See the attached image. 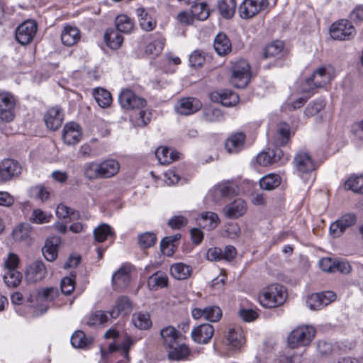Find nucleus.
Masks as SVG:
<instances>
[{
    "label": "nucleus",
    "instance_id": "1",
    "mask_svg": "<svg viewBox=\"0 0 363 363\" xmlns=\"http://www.w3.org/2000/svg\"><path fill=\"white\" fill-rule=\"evenodd\" d=\"M118 101L121 107L125 109L140 110L138 118H135V121L137 125L144 126L150 121L151 113L147 110L143 109L147 105L146 100L135 94L132 90L123 89L118 96Z\"/></svg>",
    "mask_w": 363,
    "mask_h": 363
},
{
    "label": "nucleus",
    "instance_id": "2",
    "mask_svg": "<svg viewBox=\"0 0 363 363\" xmlns=\"http://www.w3.org/2000/svg\"><path fill=\"white\" fill-rule=\"evenodd\" d=\"M133 309V302L126 296H119L115 301L112 308L108 311H97L91 314L87 324L89 325L97 323L104 324L110 319H116L120 315H126Z\"/></svg>",
    "mask_w": 363,
    "mask_h": 363
},
{
    "label": "nucleus",
    "instance_id": "3",
    "mask_svg": "<svg viewBox=\"0 0 363 363\" xmlns=\"http://www.w3.org/2000/svg\"><path fill=\"white\" fill-rule=\"evenodd\" d=\"M259 301L265 308H274L282 305L286 298L284 287L278 284L263 288L259 294Z\"/></svg>",
    "mask_w": 363,
    "mask_h": 363
},
{
    "label": "nucleus",
    "instance_id": "4",
    "mask_svg": "<svg viewBox=\"0 0 363 363\" xmlns=\"http://www.w3.org/2000/svg\"><path fill=\"white\" fill-rule=\"evenodd\" d=\"M315 333V329L312 325H298L289 334L287 337L288 345L293 349L306 347L312 342Z\"/></svg>",
    "mask_w": 363,
    "mask_h": 363
},
{
    "label": "nucleus",
    "instance_id": "5",
    "mask_svg": "<svg viewBox=\"0 0 363 363\" xmlns=\"http://www.w3.org/2000/svg\"><path fill=\"white\" fill-rule=\"evenodd\" d=\"M230 83L237 88L245 87L250 79V67L245 60L235 62L231 67Z\"/></svg>",
    "mask_w": 363,
    "mask_h": 363
},
{
    "label": "nucleus",
    "instance_id": "6",
    "mask_svg": "<svg viewBox=\"0 0 363 363\" xmlns=\"http://www.w3.org/2000/svg\"><path fill=\"white\" fill-rule=\"evenodd\" d=\"M293 163L295 170L301 177H303L304 174L311 173L315 168L313 158L305 150H300L296 153Z\"/></svg>",
    "mask_w": 363,
    "mask_h": 363
},
{
    "label": "nucleus",
    "instance_id": "7",
    "mask_svg": "<svg viewBox=\"0 0 363 363\" xmlns=\"http://www.w3.org/2000/svg\"><path fill=\"white\" fill-rule=\"evenodd\" d=\"M140 28L145 31L153 30L157 26V12L153 7L145 9L138 7L135 9Z\"/></svg>",
    "mask_w": 363,
    "mask_h": 363
},
{
    "label": "nucleus",
    "instance_id": "8",
    "mask_svg": "<svg viewBox=\"0 0 363 363\" xmlns=\"http://www.w3.org/2000/svg\"><path fill=\"white\" fill-rule=\"evenodd\" d=\"M336 299V294L333 291L312 294L306 297V305L313 311L320 310Z\"/></svg>",
    "mask_w": 363,
    "mask_h": 363
},
{
    "label": "nucleus",
    "instance_id": "9",
    "mask_svg": "<svg viewBox=\"0 0 363 363\" xmlns=\"http://www.w3.org/2000/svg\"><path fill=\"white\" fill-rule=\"evenodd\" d=\"M35 21L28 20L19 25L16 30V39L21 45H28L33 39L37 32Z\"/></svg>",
    "mask_w": 363,
    "mask_h": 363
},
{
    "label": "nucleus",
    "instance_id": "10",
    "mask_svg": "<svg viewBox=\"0 0 363 363\" xmlns=\"http://www.w3.org/2000/svg\"><path fill=\"white\" fill-rule=\"evenodd\" d=\"M354 33L355 29L351 22L345 19L333 23L330 29L331 37L339 40H348Z\"/></svg>",
    "mask_w": 363,
    "mask_h": 363
},
{
    "label": "nucleus",
    "instance_id": "11",
    "mask_svg": "<svg viewBox=\"0 0 363 363\" xmlns=\"http://www.w3.org/2000/svg\"><path fill=\"white\" fill-rule=\"evenodd\" d=\"M267 6V0H244L239 6L240 16L245 19L252 18Z\"/></svg>",
    "mask_w": 363,
    "mask_h": 363
},
{
    "label": "nucleus",
    "instance_id": "12",
    "mask_svg": "<svg viewBox=\"0 0 363 363\" xmlns=\"http://www.w3.org/2000/svg\"><path fill=\"white\" fill-rule=\"evenodd\" d=\"M15 99L13 95L7 92L0 93V119L11 122L14 118Z\"/></svg>",
    "mask_w": 363,
    "mask_h": 363
},
{
    "label": "nucleus",
    "instance_id": "13",
    "mask_svg": "<svg viewBox=\"0 0 363 363\" xmlns=\"http://www.w3.org/2000/svg\"><path fill=\"white\" fill-rule=\"evenodd\" d=\"M47 274V269L41 260H35L29 264L25 271V278L28 283H36L43 280Z\"/></svg>",
    "mask_w": 363,
    "mask_h": 363
},
{
    "label": "nucleus",
    "instance_id": "14",
    "mask_svg": "<svg viewBox=\"0 0 363 363\" xmlns=\"http://www.w3.org/2000/svg\"><path fill=\"white\" fill-rule=\"evenodd\" d=\"M355 222L356 216L354 214H345L330 225V233L333 238H339L347 228L352 226Z\"/></svg>",
    "mask_w": 363,
    "mask_h": 363
},
{
    "label": "nucleus",
    "instance_id": "15",
    "mask_svg": "<svg viewBox=\"0 0 363 363\" xmlns=\"http://www.w3.org/2000/svg\"><path fill=\"white\" fill-rule=\"evenodd\" d=\"M202 107L201 102L193 97L182 98L175 105V110L179 115L189 116L199 111Z\"/></svg>",
    "mask_w": 363,
    "mask_h": 363
},
{
    "label": "nucleus",
    "instance_id": "16",
    "mask_svg": "<svg viewBox=\"0 0 363 363\" xmlns=\"http://www.w3.org/2000/svg\"><path fill=\"white\" fill-rule=\"evenodd\" d=\"M235 191L231 184L223 182L215 185L208 193L207 198L215 203H219L221 200L235 194Z\"/></svg>",
    "mask_w": 363,
    "mask_h": 363
},
{
    "label": "nucleus",
    "instance_id": "17",
    "mask_svg": "<svg viewBox=\"0 0 363 363\" xmlns=\"http://www.w3.org/2000/svg\"><path fill=\"white\" fill-rule=\"evenodd\" d=\"M334 77L335 72L332 67H320L313 72L311 77H308L307 83L313 82L315 86L320 88L330 82Z\"/></svg>",
    "mask_w": 363,
    "mask_h": 363
},
{
    "label": "nucleus",
    "instance_id": "18",
    "mask_svg": "<svg viewBox=\"0 0 363 363\" xmlns=\"http://www.w3.org/2000/svg\"><path fill=\"white\" fill-rule=\"evenodd\" d=\"M57 296L58 290L57 288L55 287H48L36 291L35 296L37 302L45 303V304H42L40 306V314H43L48 311L49 308L48 303L54 301L57 297ZM38 310V309H36V311H35L36 315H39Z\"/></svg>",
    "mask_w": 363,
    "mask_h": 363
},
{
    "label": "nucleus",
    "instance_id": "19",
    "mask_svg": "<svg viewBox=\"0 0 363 363\" xmlns=\"http://www.w3.org/2000/svg\"><path fill=\"white\" fill-rule=\"evenodd\" d=\"M21 166L11 159H5L0 163V180L6 182L20 173Z\"/></svg>",
    "mask_w": 363,
    "mask_h": 363
},
{
    "label": "nucleus",
    "instance_id": "20",
    "mask_svg": "<svg viewBox=\"0 0 363 363\" xmlns=\"http://www.w3.org/2000/svg\"><path fill=\"white\" fill-rule=\"evenodd\" d=\"M214 333L213 327L208 323L201 324L194 328L191 333L193 340L199 344H206Z\"/></svg>",
    "mask_w": 363,
    "mask_h": 363
},
{
    "label": "nucleus",
    "instance_id": "21",
    "mask_svg": "<svg viewBox=\"0 0 363 363\" xmlns=\"http://www.w3.org/2000/svg\"><path fill=\"white\" fill-rule=\"evenodd\" d=\"M82 138V130L79 125L74 122L67 123L62 131V139L68 145L77 144Z\"/></svg>",
    "mask_w": 363,
    "mask_h": 363
},
{
    "label": "nucleus",
    "instance_id": "22",
    "mask_svg": "<svg viewBox=\"0 0 363 363\" xmlns=\"http://www.w3.org/2000/svg\"><path fill=\"white\" fill-rule=\"evenodd\" d=\"M283 156V151L276 147L261 152L257 155L256 160L259 165L265 167L278 162Z\"/></svg>",
    "mask_w": 363,
    "mask_h": 363
},
{
    "label": "nucleus",
    "instance_id": "23",
    "mask_svg": "<svg viewBox=\"0 0 363 363\" xmlns=\"http://www.w3.org/2000/svg\"><path fill=\"white\" fill-rule=\"evenodd\" d=\"M160 336L166 350L180 342L182 337L181 333L173 326H167L161 329Z\"/></svg>",
    "mask_w": 363,
    "mask_h": 363
},
{
    "label": "nucleus",
    "instance_id": "24",
    "mask_svg": "<svg viewBox=\"0 0 363 363\" xmlns=\"http://www.w3.org/2000/svg\"><path fill=\"white\" fill-rule=\"evenodd\" d=\"M44 120L49 129L52 130L58 129L63 121L61 108L57 106L50 108L45 113Z\"/></svg>",
    "mask_w": 363,
    "mask_h": 363
},
{
    "label": "nucleus",
    "instance_id": "25",
    "mask_svg": "<svg viewBox=\"0 0 363 363\" xmlns=\"http://www.w3.org/2000/svg\"><path fill=\"white\" fill-rule=\"evenodd\" d=\"M247 206L242 199H235L227 205L223 210L225 217L228 218H238L245 213Z\"/></svg>",
    "mask_w": 363,
    "mask_h": 363
},
{
    "label": "nucleus",
    "instance_id": "26",
    "mask_svg": "<svg viewBox=\"0 0 363 363\" xmlns=\"http://www.w3.org/2000/svg\"><path fill=\"white\" fill-rule=\"evenodd\" d=\"M130 265L123 264L112 276V284L118 288L126 287L130 281Z\"/></svg>",
    "mask_w": 363,
    "mask_h": 363
},
{
    "label": "nucleus",
    "instance_id": "27",
    "mask_svg": "<svg viewBox=\"0 0 363 363\" xmlns=\"http://www.w3.org/2000/svg\"><path fill=\"white\" fill-rule=\"evenodd\" d=\"M212 99L224 106H233L239 101L238 95L230 90H221L211 94Z\"/></svg>",
    "mask_w": 363,
    "mask_h": 363
},
{
    "label": "nucleus",
    "instance_id": "28",
    "mask_svg": "<svg viewBox=\"0 0 363 363\" xmlns=\"http://www.w3.org/2000/svg\"><path fill=\"white\" fill-rule=\"evenodd\" d=\"M81 38L79 29L76 26L67 25L61 33L62 43L67 46L75 45Z\"/></svg>",
    "mask_w": 363,
    "mask_h": 363
},
{
    "label": "nucleus",
    "instance_id": "29",
    "mask_svg": "<svg viewBox=\"0 0 363 363\" xmlns=\"http://www.w3.org/2000/svg\"><path fill=\"white\" fill-rule=\"evenodd\" d=\"M60 242V238L57 236L50 237L45 241L42 252L48 261L52 262L56 259Z\"/></svg>",
    "mask_w": 363,
    "mask_h": 363
},
{
    "label": "nucleus",
    "instance_id": "30",
    "mask_svg": "<svg viewBox=\"0 0 363 363\" xmlns=\"http://www.w3.org/2000/svg\"><path fill=\"white\" fill-rule=\"evenodd\" d=\"M245 135L239 132L230 136L225 142V148L229 153H238L243 150Z\"/></svg>",
    "mask_w": 363,
    "mask_h": 363
},
{
    "label": "nucleus",
    "instance_id": "31",
    "mask_svg": "<svg viewBox=\"0 0 363 363\" xmlns=\"http://www.w3.org/2000/svg\"><path fill=\"white\" fill-rule=\"evenodd\" d=\"M228 344L233 349L241 347L245 343L244 333L241 328H230L226 336Z\"/></svg>",
    "mask_w": 363,
    "mask_h": 363
},
{
    "label": "nucleus",
    "instance_id": "32",
    "mask_svg": "<svg viewBox=\"0 0 363 363\" xmlns=\"http://www.w3.org/2000/svg\"><path fill=\"white\" fill-rule=\"evenodd\" d=\"M131 322L136 328L140 330H148L152 325L150 314L146 311L134 313L132 315Z\"/></svg>",
    "mask_w": 363,
    "mask_h": 363
},
{
    "label": "nucleus",
    "instance_id": "33",
    "mask_svg": "<svg viewBox=\"0 0 363 363\" xmlns=\"http://www.w3.org/2000/svg\"><path fill=\"white\" fill-rule=\"evenodd\" d=\"M197 220L199 225L208 230H213L220 223L218 215L213 212H203Z\"/></svg>",
    "mask_w": 363,
    "mask_h": 363
},
{
    "label": "nucleus",
    "instance_id": "34",
    "mask_svg": "<svg viewBox=\"0 0 363 363\" xmlns=\"http://www.w3.org/2000/svg\"><path fill=\"white\" fill-rule=\"evenodd\" d=\"M167 350L169 359L174 361L184 360L190 353L188 346L180 342L174 345L172 347H169Z\"/></svg>",
    "mask_w": 363,
    "mask_h": 363
},
{
    "label": "nucleus",
    "instance_id": "35",
    "mask_svg": "<svg viewBox=\"0 0 363 363\" xmlns=\"http://www.w3.org/2000/svg\"><path fill=\"white\" fill-rule=\"evenodd\" d=\"M213 47L219 55H225L231 51V43L224 33H219L216 35Z\"/></svg>",
    "mask_w": 363,
    "mask_h": 363
},
{
    "label": "nucleus",
    "instance_id": "36",
    "mask_svg": "<svg viewBox=\"0 0 363 363\" xmlns=\"http://www.w3.org/2000/svg\"><path fill=\"white\" fill-rule=\"evenodd\" d=\"M290 127L285 123H281L277 125V133L274 137V144L276 146H284L288 143L290 139Z\"/></svg>",
    "mask_w": 363,
    "mask_h": 363
},
{
    "label": "nucleus",
    "instance_id": "37",
    "mask_svg": "<svg viewBox=\"0 0 363 363\" xmlns=\"http://www.w3.org/2000/svg\"><path fill=\"white\" fill-rule=\"evenodd\" d=\"M31 227L28 223L18 225L12 231V237L16 242H25L28 244Z\"/></svg>",
    "mask_w": 363,
    "mask_h": 363
},
{
    "label": "nucleus",
    "instance_id": "38",
    "mask_svg": "<svg viewBox=\"0 0 363 363\" xmlns=\"http://www.w3.org/2000/svg\"><path fill=\"white\" fill-rule=\"evenodd\" d=\"M102 178H110L116 175L120 169L119 162L113 159L106 160L100 164Z\"/></svg>",
    "mask_w": 363,
    "mask_h": 363
},
{
    "label": "nucleus",
    "instance_id": "39",
    "mask_svg": "<svg viewBox=\"0 0 363 363\" xmlns=\"http://www.w3.org/2000/svg\"><path fill=\"white\" fill-rule=\"evenodd\" d=\"M191 272L192 268L191 266L182 262L175 263L170 267L172 276L178 280L187 279L191 275Z\"/></svg>",
    "mask_w": 363,
    "mask_h": 363
},
{
    "label": "nucleus",
    "instance_id": "40",
    "mask_svg": "<svg viewBox=\"0 0 363 363\" xmlns=\"http://www.w3.org/2000/svg\"><path fill=\"white\" fill-rule=\"evenodd\" d=\"M155 156L162 164H169L178 159V153L167 147H160L155 151Z\"/></svg>",
    "mask_w": 363,
    "mask_h": 363
},
{
    "label": "nucleus",
    "instance_id": "41",
    "mask_svg": "<svg viewBox=\"0 0 363 363\" xmlns=\"http://www.w3.org/2000/svg\"><path fill=\"white\" fill-rule=\"evenodd\" d=\"M93 341V337H86L84 332L80 330L76 331L71 337V344L76 348H88Z\"/></svg>",
    "mask_w": 363,
    "mask_h": 363
},
{
    "label": "nucleus",
    "instance_id": "42",
    "mask_svg": "<svg viewBox=\"0 0 363 363\" xmlns=\"http://www.w3.org/2000/svg\"><path fill=\"white\" fill-rule=\"evenodd\" d=\"M118 31L124 33H130L134 29L133 21L126 15H118L115 21Z\"/></svg>",
    "mask_w": 363,
    "mask_h": 363
},
{
    "label": "nucleus",
    "instance_id": "43",
    "mask_svg": "<svg viewBox=\"0 0 363 363\" xmlns=\"http://www.w3.org/2000/svg\"><path fill=\"white\" fill-rule=\"evenodd\" d=\"M281 184V177L276 174H268L259 179L261 189L270 191L278 187Z\"/></svg>",
    "mask_w": 363,
    "mask_h": 363
},
{
    "label": "nucleus",
    "instance_id": "44",
    "mask_svg": "<svg viewBox=\"0 0 363 363\" xmlns=\"http://www.w3.org/2000/svg\"><path fill=\"white\" fill-rule=\"evenodd\" d=\"M120 33L118 30L106 32L104 39L107 45L111 49H118L122 45L123 37Z\"/></svg>",
    "mask_w": 363,
    "mask_h": 363
},
{
    "label": "nucleus",
    "instance_id": "45",
    "mask_svg": "<svg viewBox=\"0 0 363 363\" xmlns=\"http://www.w3.org/2000/svg\"><path fill=\"white\" fill-rule=\"evenodd\" d=\"M96 101L101 108H107L112 103V96L109 91L102 88H97L94 91Z\"/></svg>",
    "mask_w": 363,
    "mask_h": 363
},
{
    "label": "nucleus",
    "instance_id": "46",
    "mask_svg": "<svg viewBox=\"0 0 363 363\" xmlns=\"http://www.w3.org/2000/svg\"><path fill=\"white\" fill-rule=\"evenodd\" d=\"M168 278L161 272H157L150 276L147 280V286L151 290L163 288L167 286Z\"/></svg>",
    "mask_w": 363,
    "mask_h": 363
},
{
    "label": "nucleus",
    "instance_id": "47",
    "mask_svg": "<svg viewBox=\"0 0 363 363\" xmlns=\"http://www.w3.org/2000/svg\"><path fill=\"white\" fill-rule=\"evenodd\" d=\"M157 38L145 47V51L146 53L157 56L162 52L164 46L165 38L161 34L157 33Z\"/></svg>",
    "mask_w": 363,
    "mask_h": 363
},
{
    "label": "nucleus",
    "instance_id": "48",
    "mask_svg": "<svg viewBox=\"0 0 363 363\" xmlns=\"http://www.w3.org/2000/svg\"><path fill=\"white\" fill-rule=\"evenodd\" d=\"M236 8V2L235 0H221L218 3V10L223 17L225 18H231Z\"/></svg>",
    "mask_w": 363,
    "mask_h": 363
},
{
    "label": "nucleus",
    "instance_id": "49",
    "mask_svg": "<svg viewBox=\"0 0 363 363\" xmlns=\"http://www.w3.org/2000/svg\"><path fill=\"white\" fill-rule=\"evenodd\" d=\"M83 171L84 177L89 180L102 178L99 164L95 162H86L84 165Z\"/></svg>",
    "mask_w": 363,
    "mask_h": 363
},
{
    "label": "nucleus",
    "instance_id": "50",
    "mask_svg": "<svg viewBox=\"0 0 363 363\" xmlns=\"http://www.w3.org/2000/svg\"><path fill=\"white\" fill-rule=\"evenodd\" d=\"M94 235L97 242H102L109 237H113L114 233L110 225L104 223L95 228Z\"/></svg>",
    "mask_w": 363,
    "mask_h": 363
},
{
    "label": "nucleus",
    "instance_id": "51",
    "mask_svg": "<svg viewBox=\"0 0 363 363\" xmlns=\"http://www.w3.org/2000/svg\"><path fill=\"white\" fill-rule=\"evenodd\" d=\"M284 49V43L280 40H275L268 45L264 52V58L276 57L281 55Z\"/></svg>",
    "mask_w": 363,
    "mask_h": 363
},
{
    "label": "nucleus",
    "instance_id": "52",
    "mask_svg": "<svg viewBox=\"0 0 363 363\" xmlns=\"http://www.w3.org/2000/svg\"><path fill=\"white\" fill-rule=\"evenodd\" d=\"M345 189L363 194V175L352 177L345 183Z\"/></svg>",
    "mask_w": 363,
    "mask_h": 363
},
{
    "label": "nucleus",
    "instance_id": "53",
    "mask_svg": "<svg viewBox=\"0 0 363 363\" xmlns=\"http://www.w3.org/2000/svg\"><path fill=\"white\" fill-rule=\"evenodd\" d=\"M203 118L207 122H218L223 119V115L220 109L208 107L203 111Z\"/></svg>",
    "mask_w": 363,
    "mask_h": 363
},
{
    "label": "nucleus",
    "instance_id": "54",
    "mask_svg": "<svg viewBox=\"0 0 363 363\" xmlns=\"http://www.w3.org/2000/svg\"><path fill=\"white\" fill-rule=\"evenodd\" d=\"M191 13L194 18L204 21L208 17L209 11L206 4H196L191 6Z\"/></svg>",
    "mask_w": 363,
    "mask_h": 363
},
{
    "label": "nucleus",
    "instance_id": "55",
    "mask_svg": "<svg viewBox=\"0 0 363 363\" xmlns=\"http://www.w3.org/2000/svg\"><path fill=\"white\" fill-rule=\"evenodd\" d=\"M21 279V274L17 270H8L4 275V282L10 287L17 286L20 284Z\"/></svg>",
    "mask_w": 363,
    "mask_h": 363
},
{
    "label": "nucleus",
    "instance_id": "56",
    "mask_svg": "<svg viewBox=\"0 0 363 363\" xmlns=\"http://www.w3.org/2000/svg\"><path fill=\"white\" fill-rule=\"evenodd\" d=\"M51 218V214H48L39 208H35L32 211L29 220L33 223L43 224L49 223Z\"/></svg>",
    "mask_w": 363,
    "mask_h": 363
},
{
    "label": "nucleus",
    "instance_id": "57",
    "mask_svg": "<svg viewBox=\"0 0 363 363\" xmlns=\"http://www.w3.org/2000/svg\"><path fill=\"white\" fill-rule=\"evenodd\" d=\"M325 101L318 99L311 102L306 107L304 113L307 117H312L318 113L325 107Z\"/></svg>",
    "mask_w": 363,
    "mask_h": 363
},
{
    "label": "nucleus",
    "instance_id": "58",
    "mask_svg": "<svg viewBox=\"0 0 363 363\" xmlns=\"http://www.w3.org/2000/svg\"><path fill=\"white\" fill-rule=\"evenodd\" d=\"M156 240V235L151 232L142 233L138 237V243L143 248H148L153 246Z\"/></svg>",
    "mask_w": 363,
    "mask_h": 363
},
{
    "label": "nucleus",
    "instance_id": "59",
    "mask_svg": "<svg viewBox=\"0 0 363 363\" xmlns=\"http://www.w3.org/2000/svg\"><path fill=\"white\" fill-rule=\"evenodd\" d=\"M30 194L32 197L38 199L41 201H45L48 199L50 192L43 186H35L30 188Z\"/></svg>",
    "mask_w": 363,
    "mask_h": 363
},
{
    "label": "nucleus",
    "instance_id": "60",
    "mask_svg": "<svg viewBox=\"0 0 363 363\" xmlns=\"http://www.w3.org/2000/svg\"><path fill=\"white\" fill-rule=\"evenodd\" d=\"M222 311L218 306H211L206 308V320L216 322L220 319Z\"/></svg>",
    "mask_w": 363,
    "mask_h": 363
},
{
    "label": "nucleus",
    "instance_id": "61",
    "mask_svg": "<svg viewBox=\"0 0 363 363\" xmlns=\"http://www.w3.org/2000/svg\"><path fill=\"white\" fill-rule=\"evenodd\" d=\"M204 62L205 56L202 52L195 50L190 55L189 63L191 67H200L204 63Z\"/></svg>",
    "mask_w": 363,
    "mask_h": 363
},
{
    "label": "nucleus",
    "instance_id": "62",
    "mask_svg": "<svg viewBox=\"0 0 363 363\" xmlns=\"http://www.w3.org/2000/svg\"><path fill=\"white\" fill-rule=\"evenodd\" d=\"M74 289V280L72 277H65L61 281V291L64 294L69 295Z\"/></svg>",
    "mask_w": 363,
    "mask_h": 363
},
{
    "label": "nucleus",
    "instance_id": "63",
    "mask_svg": "<svg viewBox=\"0 0 363 363\" xmlns=\"http://www.w3.org/2000/svg\"><path fill=\"white\" fill-rule=\"evenodd\" d=\"M19 264V258L14 253H9L4 262V266L8 270H16Z\"/></svg>",
    "mask_w": 363,
    "mask_h": 363
},
{
    "label": "nucleus",
    "instance_id": "64",
    "mask_svg": "<svg viewBox=\"0 0 363 363\" xmlns=\"http://www.w3.org/2000/svg\"><path fill=\"white\" fill-rule=\"evenodd\" d=\"M320 268L327 272H335V262L329 257H325L319 261Z\"/></svg>",
    "mask_w": 363,
    "mask_h": 363
}]
</instances>
